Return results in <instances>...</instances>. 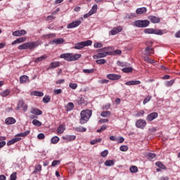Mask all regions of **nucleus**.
Instances as JSON below:
<instances>
[{"label": "nucleus", "mask_w": 180, "mask_h": 180, "mask_svg": "<svg viewBox=\"0 0 180 180\" xmlns=\"http://www.w3.org/2000/svg\"><path fill=\"white\" fill-rule=\"evenodd\" d=\"M63 43H64V39L58 38V39H53L51 42V44H63Z\"/></svg>", "instance_id": "obj_21"}, {"label": "nucleus", "mask_w": 180, "mask_h": 180, "mask_svg": "<svg viewBox=\"0 0 180 180\" xmlns=\"http://www.w3.org/2000/svg\"><path fill=\"white\" fill-rule=\"evenodd\" d=\"M69 86L72 89H77V88L78 87V84H77L76 83H70Z\"/></svg>", "instance_id": "obj_59"}, {"label": "nucleus", "mask_w": 180, "mask_h": 180, "mask_svg": "<svg viewBox=\"0 0 180 180\" xmlns=\"http://www.w3.org/2000/svg\"><path fill=\"white\" fill-rule=\"evenodd\" d=\"M147 157L149 160H153L157 157V155H155V153H149L147 154Z\"/></svg>", "instance_id": "obj_49"}, {"label": "nucleus", "mask_w": 180, "mask_h": 180, "mask_svg": "<svg viewBox=\"0 0 180 180\" xmlns=\"http://www.w3.org/2000/svg\"><path fill=\"white\" fill-rule=\"evenodd\" d=\"M46 58H47V56L44 55V56H41L37 58L34 61V63H40V61H43V60H46Z\"/></svg>", "instance_id": "obj_39"}, {"label": "nucleus", "mask_w": 180, "mask_h": 180, "mask_svg": "<svg viewBox=\"0 0 180 180\" xmlns=\"http://www.w3.org/2000/svg\"><path fill=\"white\" fill-rule=\"evenodd\" d=\"M16 176V172H13V174H11L10 176V180H16L17 179Z\"/></svg>", "instance_id": "obj_62"}, {"label": "nucleus", "mask_w": 180, "mask_h": 180, "mask_svg": "<svg viewBox=\"0 0 180 180\" xmlns=\"http://www.w3.org/2000/svg\"><path fill=\"white\" fill-rule=\"evenodd\" d=\"M151 96H148L144 100H143V105H146V103H148L151 101Z\"/></svg>", "instance_id": "obj_52"}, {"label": "nucleus", "mask_w": 180, "mask_h": 180, "mask_svg": "<svg viewBox=\"0 0 180 180\" xmlns=\"http://www.w3.org/2000/svg\"><path fill=\"white\" fill-rule=\"evenodd\" d=\"M31 113L32 115H36L37 116H39L40 115H43V111H41V110H39V108H32L31 110Z\"/></svg>", "instance_id": "obj_18"}, {"label": "nucleus", "mask_w": 180, "mask_h": 180, "mask_svg": "<svg viewBox=\"0 0 180 180\" xmlns=\"http://www.w3.org/2000/svg\"><path fill=\"white\" fill-rule=\"evenodd\" d=\"M79 26V23H69L67 26L68 29H74V27H78Z\"/></svg>", "instance_id": "obj_37"}, {"label": "nucleus", "mask_w": 180, "mask_h": 180, "mask_svg": "<svg viewBox=\"0 0 180 180\" xmlns=\"http://www.w3.org/2000/svg\"><path fill=\"white\" fill-rule=\"evenodd\" d=\"M27 39V38H26V37L18 38L17 39H15V41H13L12 42V44L15 45V44H18L19 43H23L24 41H26Z\"/></svg>", "instance_id": "obj_16"}, {"label": "nucleus", "mask_w": 180, "mask_h": 180, "mask_svg": "<svg viewBox=\"0 0 180 180\" xmlns=\"http://www.w3.org/2000/svg\"><path fill=\"white\" fill-rule=\"evenodd\" d=\"M148 19L152 23H160L161 22V18L155 16H150Z\"/></svg>", "instance_id": "obj_19"}, {"label": "nucleus", "mask_w": 180, "mask_h": 180, "mask_svg": "<svg viewBox=\"0 0 180 180\" xmlns=\"http://www.w3.org/2000/svg\"><path fill=\"white\" fill-rule=\"evenodd\" d=\"M54 37H56V34H53V33L48 34H44L42 36L43 39H54Z\"/></svg>", "instance_id": "obj_28"}, {"label": "nucleus", "mask_w": 180, "mask_h": 180, "mask_svg": "<svg viewBox=\"0 0 180 180\" xmlns=\"http://www.w3.org/2000/svg\"><path fill=\"white\" fill-rule=\"evenodd\" d=\"M98 11V5L94 4L91 9L90 10L89 13L90 15H94V13H96V11Z\"/></svg>", "instance_id": "obj_31"}, {"label": "nucleus", "mask_w": 180, "mask_h": 180, "mask_svg": "<svg viewBox=\"0 0 180 180\" xmlns=\"http://www.w3.org/2000/svg\"><path fill=\"white\" fill-rule=\"evenodd\" d=\"M9 94H11V91L6 89L5 91L1 92L0 95H1V96H3L4 98H5V97L8 96L9 95Z\"/></svg>", "instance_id": "obj_41"}, {"label": "nucleus", "mask_w": 180, "mask_h": 180, "mask_svg": "<svg viewBox=\"0 0 180 180\" xmlns=\"http://www.w3.org/2000/svg\"><path fill=\"white\" fill-rule=\"evenodd\" d=\"M157 117H158V113H157L156 112H154L149 114L147 116L146 120H148V122H153V120H154V119H157Z\"/></svg>", "instance_id": "obj_11"}, {"label": "nucleus", "mask_w": 180, "mask_h": 180, "mask_svg": "<svg viewBox=\"0 0 180 180\" xmlns=\"http://www.w3.org/2000/svg\"><path fill=\"white\" fill-rule=\"evenodd\" d=\"M153 51H154V49L150 46H148L145 49V55L151 56V54H153Z\"/></svg>", "instance_id": "obj_23"}, {"label": "nucleus", "mask_w": 180, "mask_h": 180, "mask_svg": "<svg viewBox=\"0 0 180 180\" xmlns=\"http://www.w3.org/2000/svg\"><path fill=\"white\" fill-rule=\"evenodd\" d=\"M41 172V165H37L34 167V171L32 172V174H37V172Z\"/></svg>", "instance_id": "obj_32"}, {"label": "nucleus", "mask_w": 180, "mask_h": 180, "mask_svg": "<svg viewBox=\"0 0 180 180\" xmlns=\"http://www.w3.org/2000/svg\"><path fill=\"white\" fill-rule=\"evenodd\" d=\"M6 124H15L16 120L13 117H8L5 120Z\"/></svg>", "instance_id": "obj_20"}, {"label": "nucleus", "mask_w": 180, "mask_h": 180, "mask_svg": "<svg viewBox=\"0 0 180 180\" xmlns=\"http://www.w3.org/2000/svg\"><path fill=\"white\" fill-rule=\"evenodd\" d=\"M111 115L112 113L110 112V111H103L101 113V117H109V116H110Z\"/></svg>", "instance_id": "obj_29"}, {"label": "nucleus", "mask_w": 180, "mask_h": 180, "mask_svg": "<svg viewBox=\"0 0 180 180\" xmlns=\"http://www.w3.org/2000/svg\"><path fill=\"white\" fill-rule=\"evenodd\" d=\"M92 45V41L91 40H87L85 41H82L78 44H75L74 49L75 50H81V49H84V47H86L88 46Z\"/></svg>", "instance_id": "obj_2"}, {"label": "nucleus", "mask_w": 180, "mask_h": 180, "mask_svg": "<svg viewBox=\"0 0 180 180\" xmlns=\"http://www.w3.org/2000/svg\"><path fill=\"white\" fill-rule=\"evenodd\" d=\"M60 58H64L65 61H72V53H63Z\"/></svg>", "instance_id": "obj_9"}, {"label": "nucleus", "mask_w": 180, "mask_h": 180, "mask_svg": "<svg viewBox=\"0 0 180 180\" xmlns=\"http://www.w3.org/2000/svg\"><path fill=\"white\" fill-rule=\"evenodd\" d=\"M110 47H104L102 49H98V51H103V53H109V49Z\"/></svg>", "instance_id": "obj_54"}, {"label": "nucleus", "mask_w": 180, "mask_h": 180, "mask_svg": "<svg viewBox=\"0 0 180 180\" xmlns=\"http://www.w3.org/2000/svg\"><path fill=\"white\" fill-rule=\"evenodd\" d=\"M77 103L78 105H84V103H85V100L82 97H79L77 99Z\"/></svg>", "instance_id": "obj_53"}, {"label": "nucleus", "mask_w": 180, "mask_h": 180, "mask_svg": "<svg viewBox=\"0 0 180 180\" xmlns=\"http://www.w3.org/2000/svg\"><path fill=\"white\" fill-rule=\"evenodd\" d=\"M61 92H63V90H61V89L53 90L54 95H60V94H61Z\"/></svg>", "instance_id": "obj_64"}, {"label": "nucleus", "mask_w": 180, "mask_h": 180, "mask_svg": "<svg viewBox=\"0 0 180 180\" xmlns=\"http://www.w3.org/2000/svg\"><path fill=\"white\" fill-rule=\"evenodd\" d=\"M122 30H123V27H122V26H118V27H114L112 30H111L110 33L111 36H115V35L117 34V33H120V32H122Z\"/></svg>", "instance_id": "obj_6"}, {"label": "nucleus", "mask_w": 180, "mask_h": 180, "mask_svg": "<svg viewBox=\"0 0 180 180\" xmlns=\"http://www.w3.org/2000/svg\"><path fill=\"white\" fill-rule=\"evenodd\" d=\"M95 72V69H84L83 72L84 74H92Z\"/></svg>", "instance_id": "obj_45"}, {"label": "nucleus", "mask_w": 180, "mask_h": 180, "mask_svg": "<svg viewBox=\"0 0 180 180\" xmlns=\"http://www.w3.org/2000/svg\"><path fill=\"white\" fill-rule=\"evenodd\" d=\"M101 141H102V139H94L90 141V144H91V146H94V144H98V143H101Z\"/></svg>", "instance_id": "obj_47"}, {"label": "nucleus", "mask_w": 180, "mask_h": 180, "mask_svg": "<svg viewBox=\"0 0 180 180\" xmlns=\"http://www.w3.org/2000/svg\"><path fill=\"white\" fill-rule=\"evenodd\" d=\"M141 82L140 80H131L125 82V85L131 86V85H140Z\"/></svg>", "instance_id": "obj_17"}, {"label": "nucleus", "mask_w": 180, "mask_h": 180, "mask_svg": "<svg viewBox=\"0 0 180 180\" xmlns=\"http://www.w3.org/2000/svg\"><path fill=\"white\" fill-rule=\"evenodd\" d=\"M60 67V62H52L50 64L49 68H57Z\"/></svg>", "instance_id": "obj_38"}, {"label": "nucleus", "mask_w": 180, "mask_h": 180, "mask_svg": "<svg viewBox=\"0 0 180 180\" xmlns=\"http://www.w3.org/2000/svg\"><path fill=\"white\" fill-rule=\"evenodd\" d=\"M109 52L98 53L94 56V58H103V57H106L107 56H109Z\"/></svg>", "instance_id": "obj_13"}, {"label": "nucleus", "mask_w": 180, "mask_h": 180, "mask_svg": "<svg viewBox=\"0 0 180 180\" xmlns=\"http://www.w3.org/2000/svg\"><path fill=\"white\" fill-rule=\"evenodd\" d=\"M61 161L60 160H53L51 164V167H56L57 165H60Z\"/></svg>", "instance_id": "obj_60"}, {"label": "nucleus", "mask_w": 180, "mask_h": 180, "mask_svg": "<svg viewBox=\"0 0 180 180\" xmlns=\"http://www.w3.org/2000/svg\"><path fill=\"white\" fill-rule=\"evenodd\" d=\"M136 13L137 15H144L145 13H147V8L142 7V8H137L136 11Z\"/></svg>", "instance_id": "obj_15"}, {"label": "nucleus", "mask_w": 180, "mask_h": 180, "mask_svg": "<svg viewBox=\"0 0 180 180\" xmlns=\"http://www.w3.org/2000/svg\"><path fill=\"white\" fill-rule=\"evenodd\" d=\"M74 109V103H68L67 105V110H72Z\"/></svg>", "instance_id": "obj_51"}, {"label": "nucleus", "mask_w": 180, "mask_h": 180, "mask_svg": "<svg viewBox=\"0 0 180 180\" xmlns=\"http://www.w3.org/2000/svg\"><path fill=\"white\" fill-rule=\"evenodd\" d=\"M63 140H65L67 143L70 141H74L75 139H77V136L75 135H65L62 137Z\"/></svg>", "instance_id": "obj_10"}, {"label": "nucleus", "mask_w": 180, "mask_h": 180, "mask_svg": "<svg viewBox=\"0 0 180 180\" xmlns=\"http://www.w3.org/2000/svg\"><path fill=\"white\" fill-rule=\"evenodd\" d=\"M29 133H30V130H27L24 132H21L17 135H15V137H26V136H27V134H29Z\"/></svg>", "instance_id": "obj_25"}, {"label": "nucleus", "mask_w": 180, "mask_h": 180, "mask_svg": "<svg viewBox=\"0 0 180 180\" xmlns=\"http://www.w3.org/2000/svg\"><path fill=\"white\" fill-rule=\"evenodd\" d=\"M18 49V50H27V42L19 45Z\"/></svg>", "instance_id": "obj_40"}, {"label": "nucleus", "mask_w": 180, "mask_h": 180, "mask_svg": "<svg viewBox=\"0 0 180 180\" xmlns=\"http://www.w3.org/2000/svg\"><path fill=\"white\" fill-rule=\"evenodd\" d=\"M107 78L108 79H110L111 81H117L122 78V76L120 75H116V74H108L107 75Z\"/></svg>", "instance_id": "obj_5"}, {"label": "nucleus", "mask_w": 180, "mask_h": 180, "mask_svg": "<svg viewBox=\"0 0 180 180\" xmlns=\"http://www.w3.org/2000/svg\"><path fill=\"white\" fill-rule=\"evenodd\" d=\"M30 95L32 96H44V93L41 92V91H33L30 93Z\"/></svg>", "instance_id": "obj_22"}, {"label": "nucleus", "mask_w": 180, "mask_h": 180, "mask_svg": "<svg viewBox=\"0 0 180 180\" xmlns=\"http://www.w3.org/2000/svg\"><path fill=\"white\" fill-rule=\"evenodd\" d=\"M64 130H65V127L64 125H60L57 129V133L58 134H63V133H64Z\"/></svg>", "instance_id": "obj_30"}, {"label": "nucleus", "mask_w": 180, "mask_h": 180, "mask_svg": "<svg viewBox=\"0 0 180 180\" xmlns=\"http://www.w3.org/2000/svg\"><path fill=\"white\" fill-rule=\"evenodd\" d=\"M21 140L22 138L15 136L7 142V146H12V144H15V143H18V141H20Z\"/></svg>", "instance_id": "obj_14"}, {"label": "nucleus", "mask_w": 180, "mask_h": 180, "mask_svg": "<svg viewBox=\"0 0 180 180\" xmlns=\"http://www.w3.org/2000/svg\"><path fill=\"white\" fill-rule=\"evenodd\" d=\"M81 57H82V55L79 53H75V55L72 53V61H77V60H79Z\"/></svg>", "instance_id": "obj_27"}, {"label": "nucleus", "mask_w": 180, "mask_h": 180, "mask_svg": "<svg viewBox=\"0 0 180 180\" xmlns=\"http://www.w3.org/2000/svg\"><path fill=\"white\" fill-rule=\"evenodd\" d=\"M150 23H134L135 27H147Z\"/></svg>", "instance_id": "obj_24"}, {"label": "nucleus", "mask_w": 180, "mask_h": 180, "mask_svg": "<svg viewBox=\"0 0 180 180\" xmlns=\"http://www.w3.org/2000/svg\"><path fill=\"white\" fill-rule=\"evenodd\" d=\"M91 116H92V111L91 110H84L80 112V124H85V123L88 122V120L91 119Z\"/></svg>", "instance_id": "obj_1"}, {"label": "nucleus", "mask_w": 180, "mask_h": 180, "mask_svg": "<svg viewBox=\"0 0 180 180\" xmlns=\"http://www.w3.org/2000/svg\"><path fill=\"white\" fill-rule=\"evenodd\" d=\"M129 171L131 172V174H136V172L139 171V169L137 168V166H131L129 168Z\"/></svg>", "instance_id": "obj_42"}, {"label": "nucleus", "mask_w": 180, "mask_h": 180, "mask_svg": "<svg viewBox=\"0 0 180 180\" xmlns=\"http://www.w3.org/2000/svg\"><path fill=\"white\" fill-rule=\"evenodd\" d=\"M137 15L134 13H131L129 14H127L124 17V19H134V18H136Z\"/></svg>", "instance_id": "obj_26"}, {"label": "nucleus", "mask_w": 180, "mask_h": 180, "mask_svg": "<svg viewBox=\"0 0 180 180\" xmlns=\"http://www.w3.org/2000/svg\"><path fill=\"white\" fill-rule=\"evenodd\" d=\"M75 130L76 131L84 132V131H86V128L84 127H76Z\"/></svg>", "instance_id": "obj_48"}, {"label": "nucleus", "mask_w": 180, "mask_h": 180, "mask_svg": "<svg viewBox=\"0 0 180 180\" xmlns=\"http://www.w3.org/2000/svg\"><path fill=\"white\" fill-rule=\"evenodd\" d=\"M146 34H158V36H162L164 32L162 30H155L154 28H148L144 30Z\"/></svg>", "instance_id": "obj_3"}, {"label": "nucleus", "mask_w": 180, "mask_h": 180, "mask_svg": "<svg viewBox=\"0 0 180 180\" xmlns=\"http://www.w3.org/2000/svg\"><path fill=\"white\" fill-rule=\"evenodd\" d=\"M26 30H20L13 32L12 34L13 36H15L16 37H20V36H25L26 34Z\"/></svg>", "instance_id": "obj_8"}, {"label": "nucleus", "mask_w": 180, "mask_h": 180, "mask_svg": "<svg viewBox=\"0 0 180 180\" xmlns=\"http://www.w3.org/2000/svg\"><path fill=\"white\" fill-rule=\"evenodd\" d=\"M96 63L97 64H100V65L106 64V60H105V59H98V60H96Z\"/></svg>", "instance_id": "obj_55"}, {"label": "nucleus", "mask_w": 180, "mask_h": 180, "mask_svg": "<svg viewBox=\"0 0 180 180\" xmlns=\"http://www.w3.org/2000/svg\"><path fill=\"white\" fill-rule=\"evenodd\" d=\"M94 49H101V47H103V44L99 42H96L94 44Z\"/></svg>", "instance_id": "obj_50"}, {"label": "nucleus", "mask_w": 180, "mask_h": 180, "mask_svg": "<svg viewBox=\"0 0 180 180\" xmlns=\"http://www.w3.org/2000/svg\"><path fill=\"white\" fill-rule=\"evenodd\" d=\"M108 154H109V151H108V150H105L103 152H101V157L105 158V157H108Z\"/></svg>", "instance_id": "obj_56"}, {"label": "nucleus", "mask_w": 180, "mask_h": 180, "mask_svg": "<svg viewBox=\"0 0 180 180\" xmlns=\"http://www.w3.org/2000/svg\"><path fill=\"white\" fill-rule=\"evenodd\" d=\"M105 167H113L115 165V162L113 160H106L104 163Z\"/></svg>", "instance_id": "obj_34"}, {"label": "nucleus", "mask_w": 180, "mask_h": 180, "mask_svg": "<svg viewBox=\"0 0 180 180\" xmlns=\"http://www.w3.org/2000/svg\"><path fill=\"white\" fill-rule=\"evenodd\" d=\"M29 82H30V80L27 75H22L20 77V84H29Z\"/></svg>", "instance_id": "obj_12"}, {"label": "nucleus", "mask_w": 180, "mask_h": 180, "mask_svg": "<svg viewBox=\"0 0 180 180\" xmlns=\"http://www.w3.org/2000/svg\"><path fill=\"white\" fill-rule=\"evenodd\" d=\"M27 49H29L30 50H33V49H36V47H39V41L27 42Z\"/></svg>", "instance_id": "obj_7"}, {"label": "nucleus", "mask_w": 180, "mask_h": 180, "mask_svg": "<svg viewBox=\"0 0 180 180\" xmlns=\"http://www.w3.org/2000/svg\"><path fill=\"white\" fill-rule=\"evenodd\" d=\"M146 126H147V122H146V120H144L143 119H140V120H137L136 122V127L138 129H144V127H146Z\"/></svg>", "instance_id": "obj_4"}, {"label": "nucleus", "mask_w": 180, "mask_h": 180, "mask_svg": "<svg viewBox=\"0 0 180 180\" xmlns=\"http://www.w3.org/2000/svg\"><path fill=\"white\" fill-rule=\"evenodd\" d=\"M174 82H175V80H174V79L167 81L166 82V86H172V85H174Z\"/></svg>", "instance_id": "obj_57"}, {"label": "nucleus", "mask_w": 180, "mask_h": 180, "mask_svg": "<svg viewBox=\"0 0 180 180\" xmlns=\"http://www.w3.org/2000/svg\"><path fill=\"white\" fill-rule=\"evenodd\" d=\"M25 105V102H23V100H20L18 102V104L16 107V110H19V109H22V107Z\"/></svg>", "instance_id": "obj_43"}, {"label": "nucleus", "mask_w": 180, "mask_h": 180, "mask_svg": "<svg viewBox=\"0 0 180 180\" xmlns=\"http://www.w3.org/2000/svg\"><path fill=\"white\" fill-rule=\"evenodd\" d=\"M106 129H108V127H106V125H103L101 126V129H97V133H101V131H103L104 130H106Z\"/></svg>", "instance_id": "obj_58"}, {"label": "nucleus", "mask_w": 180, "mask_h": 180, "mask_svg": "<svg viewBox=\"0 0 180 180\" xmlns=\"http://www.w3.org/2000/svg\"><path fill=\"white\" fill-rule=\"evenodd\" d=\"M156 167H158L160 169H167V167L162 164L161 162H158L155 163Z\"/></svg>", "instance_id": "obj_36"}, {"label": "nucleus", "mask_w": 180, "mask_h": 180, "mask_svg": "<svg viewBox=\"0 0 180 180\" xmlns=\"http://www.w3.org/2000/svg\"><path fill=\"white\" fill-rule=\"evenodd\" d=\"M122 72H125V74H129V72H131L133 71V68L127 67L122 69Z\"/></svg>", "instance_id": "obj_33"}, {"label": "nucleus", "mask_w": 180, "mask_h": 180, "mask_svg": "<svg viewBox=\"0 0 180 180\" xmlns=\"http://www.w3.org/2000/svg\"><path fill=\"white\" fill-rule=\"evenodd\" d=\"M32 124H34V126H37V127H40V126H41V122L37 120H33Z\"/></svg>", "instance_id": "obj_44"}, {"label": "nucleus", "mask_w": 180, "mask_h": 180, "mask_svg": "<svg viewBox=\"0 0 180 180\" xmlns=\"http://www.w3.org/2000/svg\"><path fill=\"white\" fill-rule=\"evenodd\" d=\"M134 23H150V21L148 20H136Z\"/></svg>", "instance_id": "obj_63"}, {"label": "nucleus", "mask_w": 180, "mask_h": 180, "mask_svg": "<svg viewBox=\"0 0 180 180\" xmlns=\"http://www.w3.org/2000/svg\"><path fill=\"white\" fill-rule=\"evenodd\" d=\"M51 99V97H50V96H45L43 98V102H44V103H49V102H50Z\"/></svg>", "instance_id": "obj_46"}, {"label": "nucleus", "mask_w": 180, "mask_h": 180, "mask_svg": "<svg viewBox=\"0 0 180 180\" xmlns=\"http://www.w3.org/2000/svg\"><path fill=\"white\" fill-rule=\"evenodd\" d=\"M58 141H60V138H58V136H57L52 137L51 139V142L52 144H57Z\"/></svg>", "instance_id": "obj_35"}, {"label": "nucleus", "mask_w": 180, "mask_h": 180, "mask_svg": "<svg viewBox=\"0 0 180 180\" xmlns=\"http://www.w3.org/2000/svg\"><path fill=\"white\" fill-rule=\"evenodd\" d=\"M120 151L126 152L127 151V150H129V147L127 146H121L120 147Z\"/></svg>", "instance_id": "obj_61"}]
</instances>
